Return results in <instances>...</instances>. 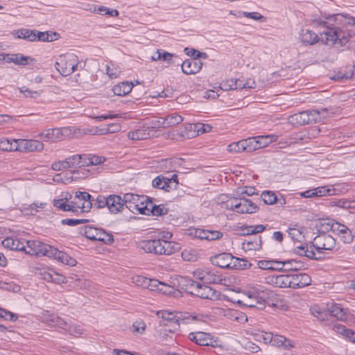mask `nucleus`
<instances>
[{"instance_id":"2eb2a0df","label":"nucleus","mask_w":355,"mask_h":355,"mask_svg":"<svg viewBox=\"0 0 355 355\" xmlns=\"http://www.w3.org/2000/svg\"><path fill=\"white\" fill-rule=\"evenodd\" d=\"M144 198V196H140L133 193H125L123 197L124 207L132 212L137 211V208L140 207V203Z\"/></svg>"},{"instance_id":"4d7b16f0","label":"nucleus","mask_w":355,"mask_h":355,"mask_svg":"<svg viewBox=\"0 0 355 355\" xmlns=\"http://www.w3.org/2000/svg\"><path fill=\"white\" fill-rule=\"evenodd\" d=\"M108 196L99 195L96 199L92 198V204L94 207L101 209L107 207Z\"/></svg>"},{"instance_id":"052dcab7","label":"nucleus","mask_w":355,"mask_h":355,"mask_svg":"<svg viewBox=\"0 0 355 355\" xmlns=\"http://www.w3.org/2000/svg\"><path fill=\"white\" fill-rule=\"evenodd\" d=\"M184 51L186 53L187 55L191 57V59H198L200 57H203L204 58H207V53H201L199 51L196 50L194 49H189L188 47H186Z\"/></svg>"},{"instance_id":"e2e57ef3","label":"nucleus","mask_w":355,"mask_h":355,"mask_svg":"<svg viewBox=\"0 0 355 355\" xmlns=\"http://www.w3.org/2000/svg\"><path fill=\"white\" fill-rule=\"evenodd\" d=\"M0 313V318H3L6 320L15 322L18 319V315L17 314L2 308Z\"/></svg>"},{"instance_id":"49530a36","label":"nucleus","mask_w":355,"mask_h":355,"mask_svg":"<svg viewBox=\"0 0 355 355\" xmlns=\"http://www.w3.org/2000/svg\"><path fill=\"white\" fill-rule=\"evenodd\" d=\"M155 205L153 203V201L150 200L147 196L141 200L140 207L137 208V211L141 214H149L151 211V207H155Z\"/></svg>"},{"instance_id":"c85d7f7f","label":"nucleus","mask_w":355,"mask_h":355,"mask_svg":"<svg viewBox=\"0 0 355 355\" xmlns=\"http://www.w3.org/2000/svg\"><path fill=\"white\" fill-rule=\"evenodd\" d=\"M2 245L12 250L26 251L24 242L17 238L8 237L2 241Z\"/></svg>"},{"instance_id":"4468645a","label":"nucleus","mask_w":355,"mask_h":355,"mask_svg":"<svg viewBox=\"0 0 355 355\" xmlns=\"http://www.w3.org/2000/svg\"><path fill=\"white\" fill-rule=\"evenodd\" d=\"M196 286L193 295L202 299L211 300L218 299L219 294L216 290L213 289L210 286L200 283H199L198 285H196Z\"/></svg>"},{"instance_id":"6ab92c4d","label":"nucleus","mask_w":355,"mask_h":355,"mask_svg":"<svg viewBox=\"0 0 355 355\" xmlns=\"http://www.w3.org/2000/svg\"><path fill=\"white\" fill-rule=\"evenodd\" d=\"M107 207L111 214H116L121 212L124 208L123 198L119 195H109Z\"/></svg>"},{"instance_id":"a19ab883","label":"nucleus","mask_w":355,"mask_h":355,"mask_svg":"<svg viewBox=\"0 0 355 355\" xmlns=\"http://www.w3.org/2000/svg\"><path fill=\"white\" fill-rule=\"evenodd\" d=\"M15 34L17 35V38L24 39L29 42L35 41L36 37H35V30L26 28L20 29L17 30Z\"/></svg>"},{"instance_id":"69168bd1","label":"nucleus","mask_w":355,"mask_h":355,"mask_svg":"<svg viewBox=\"0 0 355 355\" xmlns=\"http://www.w3.org/2000/svg\"><path fill=\"white\" fill-rule=\"evenodd\" d=\"M288 234L292 240L298 242H302V239L304 238L302 232H300L298 229L289 228L288 230Z\"/></svg>"},{"instance_id":"6e6552de","label":"nucleus","mask_w":355,"mask_h":355,"mask_svg":"<svg viewBox=\"0 0 355 355\" xmlns=\"http://www.w3.org/2000/svg\"><path fill=\"white\" fill-rule=\"evenodd\" d=\"M336 246V240L329 234H323L315 236L311 243V248L313 247L317 251L316 257H323L322 250H332Z\"/></svg>"},{"instance_id":"5701e85b","label":"nucleus","mask_w":355,"mask_h":355,"mask_svg":"<svg viewBox=\"0 0 355 355\" xmlns=\"http://www.w3.org/2000/svg\"><path fill=\"white\" fill-rule=\"evenodd\" d=\"M293 252L295 254L300 256H304L311 259L320 260L322 259V256L316 257V254L313 250V247L311 248V245L306 243L296 247Z\"/></svg>"},{"instance_id":"6e6d98bb","label":"nucleus","mask_w":355,"mask_h":355,"mask_svg":"<svg viewBox=\"0 0 355 355\" xmlns=\"http://www.w3.org/2000/svg\"><path fill=\"white\" fill-rule=\"evenodd\" d=\"M233 262V264H235L233 269L244 270L250 268L251 266V263L247 259H240L235 257Z\"/></svg>"},{"instance_id":"37998d69","label":"nucleus","mask_w":355,"mask_h":355,"mask_svg":"<svg viewBox=\"0 0 355 355\" xmlns=\"http://www.w3.org/2000/svg\"><path fill=\"white\" fill-rule=\"evenodd\" d=\"M57 35L56 33H49V32H40L35 30V41L51 42L57 39Z\"/></svg>"},{"instance_id":"dca6fc26","label":"nucleus","mask_w":355,"mask_h":355,"mask_svg":"<svg viewBox=\"0 0 355 355\" xmlns=\"http://www.w3.org/2000/svg\"><path fill=\"white\" fill-rule=\"evenodd\" d=\"M42 322L46 324L47 326L61 329H67V321L58 315L50 314L49 311H46V313L44 314L42 317Z\"/></svg>"},{"instance_id":"aec40b11","label":"nucleus","mask_w":355,"mask_h":355,"mask_svg":"<svg viewBox=\"0 0 355 355\" xmlns=\"http://www.w3.org/2000/svg\"><path fill=\"white\" fill-rule=\"evenodd\" d=\"M327 309L329 312V315H331L340 321H345L348 319V315L346 311L339 304L334 302L329 303L327 304Z\"/></svg>"},{"instance_id":"de8ad7c7","label":"nucleus","mask_w":355,"mask_h":355,"mask_svg":"<svg viewBox=\"0 0 355 355\" xmlns=\"http://www.w3.org/2000/svg\"><path fill=\"white\" fill-rule=\"evenodd\" d=\"M177 318H178V324H180V322L186 324L189 323L191 321L199 320V316L198 315L190 313L188 312L179 313L177 314Z\"/></svg>"},{"instance_id":"09e8293b","label":"nucleus","mask_w":355,"mask_h":355,"mask_svg":"<svg viewBox=\"0 0 355 355\" xmlns=\"http://www.w3.org/2000/svg\"><path fill=\"white\" fill-rule=\"evenodd\" d=\"M153 187L157 189H163L166 191H170V186L167 184L166 178L164 176H157L152 182Z\"/></svg>"},{"instance_id":"8fccbe9b","label":"nucleus","mask_w":355,"mask_h":355,"mask_svg":"<svg viewBox=\"0 0 355 355\" xmlns=\"http://www.w3.org/2000/svg\"><path fill=\"white\" fill-rule=\"evenodd\" d=\"M338 235L340 237V240L345 243H350L353 241L354 236L352 232L349 227L345 225Z\"/></svg>"},{"instance_id":"4c0bfd02","label":"nucleus","mask_w":355,"mask_h":355,"mask_svg":"<svg viewBox=\"0 0 355 355\" xmlns=\"http://www.w3.org/2000/svg\"><path fill=\"white\" fill-rule=\"evenodd\" d=\"M183 121V118L177 113H173L166 116L162 122L163 127L173 126L180 123Z\"/></svg>"},{"instance_id":"9b49d317","label":"nucleus","mask_w":355,"mask_h":355,"mask_svg":"<svg viewBox=\"0 0 355 355\" xmlns=\"http://www.w3.org/2000/svg\"><path fill=\"white\" fill-rule=\"evenodd\" d=\"M188 338L190 340L201 346L215 347L217 345V340L213 336L202 331L191 332L189 334Z\"/></svg>"},{"instance_id":"a878e982","label":"nucleus","mask_w":355,"mask_h":355,"mask_svg":"<svg viewBox=\"0 0 355 355\" xmlns=\"http://www.w3.org/2000/svg\"><path fill=\"white\" fill-rule=\"evenodd\" d=\"M299 38L305 45H313L319 41L318 34L309 29H302Z\"/></svg>"},{"instance_id":"9d476101","label":"nucleus","mask_w":355,"mask_h":355,"mask_svg":"<svg viewBox=\"0 0 355 355\" xmlns=\"http://www.w3.org/2000/svg\"><path fill=\"white\" fill-rule=\"evenodd\" d=\"M230 209L240 214H253L259 210V207L248 198L236 199L235 203L232 202Z\"/></svg>"},{"instance_id":"b1692460","label":"nucleus","mask_w":355,"mask_h":355,"mask_svg":"<svg viewBox=\"0 0 355 355\" xmlns=\"http://www.w3.org/2000/svg\"><path fill=\"white\" fill-rule=\"evenodd\" d=\"M179 286L185 291L188 294L191 295H194V291L198 285L199 282H197L189 277L181 276L178 279Z\"/></svg>"},{"instance_id":"7ed1b4c3","label":"nucleus","mask_w":355,"mask_h":355,"mask_svg":"<svg viewBox=\"0 0 355 355\" xmlns=\"http://www.w3.org/2000/svg\"><path fill=\"white\" fill-rule=\"evenodd\" d=\"M141 248L147 253L170 255L178 250V244L164 239H153L143 241Z\"/></svg>"},{"instance_id":"13d9d810","label":"nucleus","mask_w":355,"mask_h":355,"mask_svg":"<svg viewBox=\"0 0 355 355\" xmlns=\"http://www.w3.org/2000/svg\"><path fill=\"white\" fill-rule=\"evenodd\" d=\"M89 220L86 218L73 219L64 218L61 220V223L64 225L76 226L80 224L89 223Z\"/></svg>"},{"instance_id":"393cba45","label":"nucleus","mask_w":355,"mask_h":355,"mask_svg":"<svg viewBox=\"0 0 355 355\" xmlns=\"http://www.w3.org/2000/svg\"><path fill=\"white\" fill-rule=\"evenodd\" d=\"M52 253L53 254L51 255L50 258H53L64 264L73 266L77 263L75 259L70 257L66 252L58 250L57 248H53Z\"/></svg>"},{"instance_id":"5fc2aeb1","label":"nucleus","mask_w":355,"mask_h":355,"mask_svg":"<svg viewBox=\"0 0 355 355\" xmlns=\"http://www.w3.org/2000/svg\"><path fill=\"white\" fill-rule=\"evenodd\" d=\"M243 142L245 143L244 148L245 152L250 153L258 150L257 143L255 137L243 139Z\"/></svg>"},{"instance_id":"58836bf2","label":"nucleus","mask_w":355,"mask_h":355,"mask_svg":"<svg viewBox=\"0 0 355 355\" xmlns=\"http://www.w3.org/2000/svg\"><path fill=\"white\" fill-rule=\"evenodd\" d=\"M311 313L313 316L317 318L320 321L324 322L328 320L329 312L328 310L322 309L319 306L315 305L311 308Z\"/></svg>"},{"instance_id":"f704fd0d","label":"nucleus","mask_w":355,"mask_h":355,"mask_svg":"<svg viewBox=\"0 0 355 355\" xmlns=\"http://www.w3.org/2000/svg\"><path fill=\"white\" fill-rule=\"evenodd\" d=\"M133 88L132 83L128 82H123L119 85H116L112 87V92L115 96H125L129 94Z\"/></svg>"},{"instance_id":"f257e3e1","label":"nucleus","mask_w":355,"mask_h":355,"mask_svg":"<svg viewBox=\"0 0 355 355\" xmlns=\"http://www.w3.org/2000/svg\"><path fill=\"white\" fill-rule=\"evenodd\" d=\"M314 24L316 26L325 28L320 33L322 42L327 45L343 46L354 35L353 33L344 30L343 27L355 25V18L338 13L315 20Z\"/></svg>"},{"instance_id":"e433bc0d","label":"nucleus","mask_w":355,"mask_h":355,"mask_svg":"<svg viewBox=\"0 0 355 355\" xmlns=\"http://www.w3.org/2000/svg\"><path fill=\"white\" fill-rule=\"evenodd\" d=\"M333 329L347 338L350 341L355 343V332L352 329H347L344 325L335 324Z\"/></svg>"},{"instance_id":"680f3d73","label":"nucleus","mask_w":355,"mask_h":355,"mask_svg":"<svg viewBox=\"0 0 355 355\" xmlns=\"http://www.w3.org/2000/svg\"><path fill=\"white\" fill-rule=\"evenodd\" d=\"M168 211V208H166L164 205H155V207H151L150 213L153 216H160L166 214Z\"/></svg>"},{"instance_id":"774afa93","label":"nucleus","mask_w":355,"mask_h":355,"mask_svg":"<svg viewBox=\"0 0 355 355\" xmlns=\"http://www.w3.org/2000/svg\"><path fill=\"white\" fill-rule=\"evenodd\" d=\"M0 288L17 293L20 290V286L13 283H7L0 281Z\"/></svg>"},{"instance_id":"79ce46f5","label":"nucleus","mask_w":355,"mask_h":355,"mask_svg":"<svg viewBox=\"0 0 355 355\" xmlns=\"http://www.w3.org/2000/svg\"><path fill=\"white\" fill-rule=\"evenodd\" d=\"M277 136L268 135H260L255 137L257 143L258 149L267 146L269 144L275 141Z\"/></svg>"},{"instance_id":"20e7f679","label":"nucleus","mask_w":355,"mask_h":355,"mask_svg":"<svg viewBox=\"0 0 355 355\" xmlns=\"http://www.w3.org/2000/svg\"><path fill=\"white\" fill-rule=\"evenodd\" d=\"M254 339L257 342L270 344L272 346L286 350H291L295 347V343L293 340L279 334H273L271 332L263 331L257 332L254 334Z\"/></svg>"},{"instance_id":"72a5a7b5","label":"nucleus","mask_w":355,"mask_h":355,"mask_svg":"<svg viewBox=\"0 0 355 355\" xmlns=\"http://www.w3.org/2000/svg\"><path fill=\"white\" fill-rule=\"evenodd\" d=\"M29 60L33 61V58L19 53H9L8 55V63L13 62L17 65H26Z\"/></svg>"},{"instance_id":"bf43d9fd","label":"nucleus","mask_w":355,"mask_h":355,"mask_svg":"<svg viewBox=\"0 0 355 355\" xmlns=\"http://www.w3.org/2000/svg\"><path fill=\"white\" fill-rule=\"evenodd\" d=\"M244 144L243 139L237 142H233L228 146V150L234 153L245 152Z\"/></svg>"},{"instance_id":"a18cd8bd","label":"nucleus","mask_w":355,"mask_h":355,"mask_svg":"<svg viewBox=\"0 0 355 355\" xmlns=\"http://www.w3.org/2000/svg\"><path fill=\"white\" fill-rule=\"evenodd\" d=\"M284 263V270L285 271H297L300 270L303 267V263L300 261H296L295 259H290L287 261H282Z\"/></svg>"},{"instance_id":"0eeeda50","label":"nucleus","mask_w":355,"mask_h":355,"mask_svg":"<svg viewBox=\"0 0 355 355\" xmlns=\"http://www.w3.org/2000/svg\"><path fill=\"white\" fill-rule=\"evenodd\" d=\"M80 234L89 240L101 241L107 245H110L114 242L112 234L103 229L96 228L90 225L85 226L84 229H80Z\"/></svg>"},{"instance_id":"4be33fe9","label":"nucleus","mask_w":355,"mask_h":355,"mask_svg":"<svg viewBox=\"0 0 355 355\" xmlns=\"http://www.w3.org/2000/svg\"><path fill=\"white\" fill-rule=\"evenodd\" d=\"M75 196L80 200L83 201L81 206L78 207V208H80L81 212L89 211L93 206V196L86 191H76Z\"/></svg>"},{"instance_id":"c03bdc74","label":"nucleus","mask_w":355,"mask_h":355,"mask_svg":"<svg viewBox=\"0 0 355 355\" xmlns=\"http://www.w3.org/2000/svg\"><path fill=\"white\" fill-rule=\"evenodd\" d=\"M196 123L187 124L184 130L178 133L179 136L183 139H189L194 137L196 135Z\"/></svg>"},{"instance_id":"f03ea898","label":"nucleus","mask_w":355,"mask_h":355,"mask_svg":"<svg viewBox=\"0 0 355 355\" xmlns=\"http://www.w3.org/2000/svg\"><path fill=\"white\" fill-rule=\"evenodd\" d=\"M334 114V112L328 108L321 110H311L300 112L289 116L288 123L294 126H302L309 123H315L322 119Z\"/></svg>"},{"instance_id":"2f4dec72","label":"nucleus","mask_w":355,"mask_h":355,"mask_svg":"<svg viewBox=\"0 0 355 355\" xmlns=\"http://www.w3.org/2000/svg\"><path fill=\"white\" fill-rule=\"evenodd\" d=\"M137 283L143 286H148L150 290H157L159 286L168 287V284L155 279H148L144 277H137Z\"/></svg>"},{"instance_id":"c756f323","label":"nucleus","mask_w":355,"mask_h":355,"mask_svg":"<svg viewBox=\"0 0 355 355\" xmlns=\"http://www.w3.org/2000/svg\"><path fill=\"white\" fill-rule=\"evenodd\" d=\"M261 236L254 235L243 242V249L245 250H259L261 248Z\"/></svg>"},{"instance_id":"39448f33","label":"nucleus","mask_w":355,"mask_h":355,"mask_svg":"<svg viewBox=\"0 0 355 355\" xmlns=\"http://www.w3.org/2000/svg\"><path fill=\"white\" fill-rule=\"evenodd\" d=\"M271 292L263 289L262 286L254 287L248 291V298L244 304L248 307L257 308L262 310L265 308L266 302L270 299Z\"/></svg>"},{"instance_id":"0e129e2a","label":"nucleus","mask_w":355,"mask_h":355,"mask_svg":"<svg viewBox=\"0 0 355 355\" xmlns=\"http://www.w3.org/2000/svg\"><path fill=\"white\" fill-rule=\"evenodd\" d=\"M354 74L353 70L350 69L349 72L343 73L342 71H338L335 73L333 76L331 77V80H340L343 79H350L352 78Z\"/></svg>"},{"instance_id":"412c9836","label":"nucleus","mask_w":355,"mask_h":355,"mask_svg":"<svg viewBox=\"0 0 355 355\" xmlns=\"http://www.w3.org/2000/svg\"><path fill=\"white\" fill-rule=\"evenodd\" d=\"M293 288H300L311 284V278L306 273L291 274Z\"/></svg>"},{"instance_id":"338daca9","label":"nucleus","mask_w":355,"mask_h":355,"mask_svg":"<svg viewBox=\"0 0 355 355\" xmlns=\"http://www.w3.org/2000/svg\"><path fill=\"white\" fill-rule=\"evenodd\" d=\"M315 197L331 196L333 194V189H327L326 187H318L313 189Z\"/></svg>"},{"instance_id":"473e14b6","label":"nucleus","mask_w":355,"mask_h":355,"mask_svg":"<svg viewBox=\"0 0 355 355\" xmlns=\"http://www.w3.org/2000/svg\"><path fill=\"white\" fill-rule=\"evenodd\" d=\"M19 139H0V150L2 151H19Z\"/></svg>"},{"instance_id":"ea45409f","label":"nucleus","mask_w":355,"mask_h":355,"mask_svg":"<svg viewBox=\"0 0 355 355\" xmlns=\"http://www.w3.org/2000/svg\"><path fill=\"white\" fill-rule=\"evenodd\" d=\"M174 54L166 52L162 49H158L154 55H152L151 60L153 61L163 60L168 63H171Z\"/></svg>"},{"instance_id":"423d86ee","label":"nucleus","mask_w":355,"mask_h":355,"mask_svg":"<svg viewBox=\"0 0 355 355\" xmlns=\"http://www.w3.org/2000/svg\"><path fill=\"white\" fill-rule=\"evenodd\" d=\"M78 63V57L73 53H70L60 55L55 64V67L60 74L67 76L77 69Z\"/></svg>"},{"instance_id":"ddd939ff","label":"nucleus","mask_w":355,"mask_h":355,"mask_svg":"<svg viewBox=\"0 0 355 355\" xmlns=\"http://www.w3.org/2000/svg\"><path fill=\"white\" fill-rule=\"evenodd\" d=\"M234 257L230 253H220L211 258V263L222 268L233 269Z\"/></svg>"},{"instance_id":"864d4df0","label":"nucleus","mask_w":355,"mask_h":355,"mask_svg":"<svg viewBox=\"0 0 355 355\" xmlns=\"http://www.w3.org/2000/svg\"><path fill=\"white\" fill-rule=\"evenodd\" d=\"M71 336H78L83 334L84 330L78 324H70L67 322V329H62Z\"/></svg>"},{"instance_id":"1a4fd4ad","label":"nucleus","mask_w":355,"mask_h":355,"mask_svg":"<svg viewBox=\"0 0 355 355\" xmlns=\"http://www.w3.org/2000/svg\"><path fill=\"white\" fill-rule=\"evenodd\" d=\"M27 248L28 250L25 251L26 254L35 255L37 257L46 256L50 257L53 254V246L44 243L40 241H27Z\"/></svg>"},{"instance_id":"cd10ccee","label":"nucleus","mask_w":355,"mask_h":355,"mask_svg":"<svg viewBox=\"0 0 355 355\" xmlns=\"http://www.w3.org/2000/svg\"><path fill=\"white\" fill-rule=\"evenodd\" d=\"M291 274L281 275L277 276H272L270 277L269 283L275 284L276 286L279 288H292Z\"/></svg>"},{"instance_id":"bb28decb","label":"nucleus","mask_w":355,"mask_h":355,"mask_svg":"<svg viewBox=\"0 0 355 355\" xmlns=\"http://www.w3.org/2000/svg\"><path fill=\"white\" fill-rule=\"evenodd\" d=\"M62 135L61 128H52L44 130L39 135V137L45 141H55L60 140Z\"/></svg>"},{"instance_id":"f8f14e48","label":"nucleus","mask_w":355,"mask_h":355,"mask_svg":"<svg viewBox=\"0 0 355 355\" xmlns=\"http://www.w3.org/2000/svg\"><path fill=\"white\" fill-rule=\"evenodd\" d=\"M193 276L203 282L204 284H221L222 277L209 270L198 269L193 272Z\"/></svg>"},{"instance_id":"f3484780","label":"nucleus","mask_w":355,"mask_h":355,"mask_svg":"<svg viewBox=\"0 0 355 355\" xmlns=\"http://www.w3.org/2000/svg\"><path fill=\"white\" fill-rule=\"evenodd\" d=\"M202 62L199 59H187L181 64L182 71L187 75L196 74L202 69Z\"/></svg>"},{"instance_id":"7c9ffc66","label":"nucleus","mask_w":355,"mask_h":355,"mask_svg":"<svg viewBox=\"0 0 355 355\" xmlns=\"http://www.w3.org/2000/svg\"><path fill=\"white\" fill-rule=\"evenodd\" d=\"M258 266L262 270H283L284 263L282 261L271 260H261L258 262Z\"/></svg>"},{"instance_id":"c9c22d12","label":"nucleus","mask_w":355,"mask_h":355,"mask_svg":"<svg viewBox=\"0 0 355 355\" xmlns=\"http://www.w3.org/2000/svg\"><path fill=\"white\" fill-rule=\"evenodd\" d=\"M150 130L148 128L137 129L135 131L129 132L128 137L132 140H144L150 137Z\"/></svg>"},{"instance_id":"603ef678","label":"nucleus","mask_w":355,"mask_h":355,"mask_svg":"<svg viewBox=\"0 0 355 355\" xmlns=\"http://www.w3.org/2000/svg\"><path fill=\"white\" fill-rule=\"evenodd\" d=\"M80 159H82L80 155H75L66 158L67 164L69 168H81L84 164H81Z\"/></svg>"},{"instance_id":"3c124183","label":"nucleus","mask_w":355,"mask_h":355,"mask_svg":"<svg viewBox=\"0 0 355 355\" xmlns=\"http://www.w3.org/2000/svg\"><path fill=\"white\" fill-rule=\"evenodd\" d=\"M263 201L266 205H273L277 201V195L270 191H264L261 193Z\"/></svg>"},{"instance_id":"a211bd4d","label":"nucleus","mask_w":355,"mask_h":355,"mask_svg":"<svg viewBox=\"0 0 355 355\" xmlns=\"http://www.w3.org/2000/svg\"><path fill=\"white\" fill-rule=\"evenodd\" d=\"M19 151L35 152L40 151L44 148V144L38 141L33 139H19Z\"/></svg>"}]
</instances>
